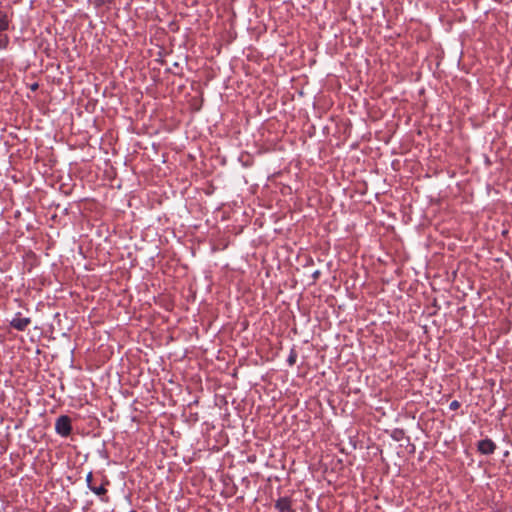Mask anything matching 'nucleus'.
<instances>
[{
    "mask_svg": "<svg viewBox=\"0 0 512 512\" xmlns=\"http://www.w3.org/2000/svg\"><path fill=\"white\" fill-rule=\"evenodd\" d=\"M13 20V12H8L4 8H0V32H6L10 29Z\"/></svg>",
    "mask_w": 512,
    "mask_h": 512,
    "instance_id": "obj_6",
    "label": "nucleus"
},
{
    "mask_svg": "<svg viewBox=\"0 0 512 512\" xmlns=\"http://www.w3.org/2000/svg\"><path fill=\"white\" fill-rule=\"evenodd\" d=\"M38 87H39L38 83H33V84L30 85V89L32 91H36L38 89Z\"/></svg>",
    "mask_w": 512,
    "mask_h": 512,
    "instance_id": "obj_12",
    "label": "nucleus"
},
{
    "mask_svg": "<svg viewBox=\"0 0 512 512\" xmlns=\"http://www.w3.org/2000/svg\"><path fill=\"white\" fill-rule=\"evenodd\" d=\"M321 275V272L319 270H316L312 273V277L314 279V281H316Z\"/></svg>",
    "mask_w": 512,
    "mask_h": 512,
    "instance_id": "obj_11",
    "label": "nucleus"
},
{
    "mask_svg": "<svg viewBox=\"0 0 512 512\" xmlns=\"http://www.w3.org/2000/svg\"><path fill=\"white\" fill-rule=\"evenodd\" d=\"M460 406H461V404H460V402H459V401H457V400H453V401L450 403L449 408H450L451 410H457V409H459V408H460Z\"/></svg>",
    "mask_w": 512,
    "mask_h": 512,
    "instance_id": "obj_10",
    "label": "nucleus"
},
{
    "mask_svg": "<svg viewBox=\"0 0 512 512\" xmlns=\"http://www.w3.org/2000/svg\"><path fill=\"white\" fill-rule=\"evenodd\" d=\"M497 446L494 441L489 438L482 439L477 443V451L483 455H491L495 452Z\"/></svg>",
    "mask_w": 512,
    "mask_h": 512,
    "instance_id": "obj_5",
    "label": "nucleus"
},
{
    "mask_svg": "<svg viewBox=\"0 0 512 512\" xmlns=\"http://www.w3.org/2000/svg\"><path fill=\"white\" fill-rule=\"evenodd\" d=\"M114 0H94L96 7L112 4Z\"/></svg>",
    "mask_w": 512,
    "mask_h": 512,
    "instance_id": "obj_9",
    "label": "nucleus"
},
{
    "mask_svg": "<svg viewBox=\"0 0 512 512\" xmlns=\"http://www.w3.org/2000/svg\"><path fill=\"white\" fill-rule=\"evenodd\" d=\"M293 503L294 501L290 496H283L275 501L274 506L278 512H296L293 508Z\"/></svg>",
    "mask_w": 512,
    "mask_h": 512,
    "instance_id": "obj_3",
    "label": "nucleus"
},
{
    "mask_svg": "<svg viewBox=\"0 0 512 512\" xmlns=\"http://www.w3.org/2000/svg\"><path fill=\"white\" fill-rule=\"evenodd\" d=\"M296 360H297V352L295 351V349H291L289 356L287 358V363L290 366H293V365H295Z\"/></svg>",
    "mask_w": 512,
    "mask_h": 512,
    "instance_id": "obj_8",
    "label": "nucleus"
},
{
    "mask_svg": "<svg viewBox=\"0 0 512 512\" xmlns=\"http://www.w3.org/2000/svg\"><path fill=\"white\" fill-rule=\"evenodd\" d=\"M509 456V451H505L504 452V457H508Z\"/></svg>",
    "mask_w": 512,
    "mask_h": 512,
    "instance_id": "obj_13",
    "label": "nucleus"
},
{
    "mask_svg": "<svg viewBox=\"0 0 512 512\" xmlns=\"http://www.w3.org/2000/svg\"><path fill=\"white\" fill-rule=\"evenodd\" d=\"M10 43V39L8 35L4 34V32H0V50H5L8 48Z\"/></svg>",
    "mask_w": 512,
    "mask_h": 512,
    "instance_id": "obj_7",
    "label": "nucleus"
},
{
    "mask_svg": "<svg viewBox=\"0 0 512 512\" xmlns=\"http://www.w3.org/2000/svg\"><path fill=\"white\" fill-rule=\"evenodd\" d=\"M32 320L29 317H22L21 313L18 312L15 314V317L10 321V326L17 331H25L27 327L31 324Z\"/></svg>",
    "mask_w": 512,
    "mask_h": 512,
    "instance_id": "obj_4",
    "label": "nucleus"
},
{
    "mask_svg": "<svg viewBox=\"0 0 512 512\" xmlns=\"http://www.w3.org/2000/svg\"><path fill=\"white\" fill-rule=\"evenodd\" d=\"M93 473L92 471H90L87 476H86V484H87V487L94 493L96 494L97 496H99L101 498V500L103 502H107L108 501V497H107V486L110 485V481L108 480V478L106 476H103L102 479H101V483L100 485L98 486H93Z\"/></svg>",
    "mask_w": 512,
    "mask_h": 512,
    "instance_id": "obj_1",
    "label": "nucleus"
},
{
    "mask_svg": "<svg viewBox=\"0 0 512 512\" xmlns=\"http://www.w3.org/2000/svg\"><path fill=\"white\" fill-rule=\"evenodd\" d=\"M55 431L62 437L70 436L72 432V420L68 415H60L55 421Z\"/></svg>",
    "mask_w": 512,
    "mask_h": 512,
    "instance_id": "obj_2",
    "label": "nucleus"
}]
</instances>
